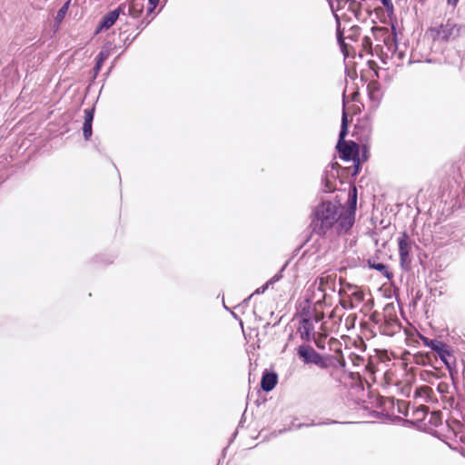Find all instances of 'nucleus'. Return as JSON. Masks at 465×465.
I'll return each mask as SVG.
<instances>
[{
  "mask_svg": "<svg viewBox=\"0 0 465 465\" xmlns=\"http://www.w3.org/2000/svg\"><path fill=\"white\" fill-rule=\"evenodd\" d=\"M350 206L345 208L323 202L316 207L313 223L319 234H326L332 231L337 234L346 233L353 225L357 203V190L355 187L349 193Z\"/></svg>",
  "mask_w": 465,
  "mask_h": 465,
  "instance_id": "1",
  "label": "nucleus"
},
{
  "mask_svg": "<svg viewBox=\"0 0 465 465\" xmlns=\"http://www.w3.org/2000/svg\"><path fill=\"white\" fill-rule=\"evenodd\" d=\"M335 352L336 356L324 357L311 346L302 345L298 348V355L305 363H313L322 369H336L339 366L344 372L346 371V361L341 355V349H336Z\"/></svg>",
  "mask_w": 465,
  "mask_h": 465,
  "instance_id": "2",
  "label": "nucleus"
},
{
  "mask_svg": "<svg viewBox=\"0 0 465 465\" xmlns=\"http://www.w3.org/2000/svg\"><path fill=\"white\" fill-rule=\"evenodd\" d=\"M371 33L376 41L382 42V45L378 44L381 55L386 59L398 58L401 59L402 54L398 52L396 33L394 28L372 27Z\"/></svg>",
  "mask_w": 465,
  "mask_h": 465,
  "instance_id": "3",
  "label": "nucleus"
},
{
  "mask_svg": "<svg viewBox=\"0 0 465 465\" xmlns=\"http://www.w3.org/2000/svg\"><path fill=\"white\" fill-rule=\"evenodd\" d=\"M348 124L347 113L343 110L337 149L341 153V159L353 161L355 166L354 174H356L359 171V145L355 142L344 140L348 134Z\"/></svg>",
  "mask_w": 465,
  "mask_h": 465,
  "instance_id": "4",
  "label": "nucleus"
},
{
  "mask_svg": "<svg viewBox=\"0 0 465 465\" xmlns=\"http://www.w3.org/2000/svg\"><path fill=\"white\" fill-rule=\"evenodd\" d=\"M300 324L298 332L301 338L305 341H310L316 335L315 325L319 324V329L325 331V322H321L323 319V313L313 310L312 312H303L300 315Z\"/></svg>",
  "mask_w": 465,
  "mask_h": 465,
  "instance_id": "5",
  "label": "nucleus"
},
{
  "mask_svg": "<svg viewBox=\"0 0 465 465\" xmlns=\"http://www.w3.org/2000/svg\"><path fill=\"white\" fill-rule=\"evenodd\" d=\"M361 27L358 25H351L348 28L344 25L341 27L339 25L337 29L338 41L342 48V51L349 54V49L356 48L353 44H358L361 38Z\"/></svg>",
  "mask_w": 465,
  "mask_h": 465,
  "instance_id": "6",
  "label": "nucleus"
},
{
  "mask_svg": "<svg viewBox=\"0 0 465 465\" xmlns=\"http://www.w3.org/2000/svg\"><path fill=\"white\" fill-rule=\"evenodd\" d=\"M429 33L433 40L449 41L459 36L460 27L449 19L445 24L430 28Z\"/></svg>",
  "mask_w": 465,
  "mask_h": 465,
  "instance_id": "7",
  "label": "nucleus"
},
{
  "mask_svg": "<svg viewBox=\"0 0 465 465\" xmlns=\"http://www.w3.org/2000/svg\"><path fill=\"white\" fill-rule=\"evenodd\" d=\"M385 315L383 322L380 324L379 330L381 334L387 336H393L400 332L401 325L395 313H391L393 307L385 308Z\"/></svg>",
  "mask_w": 465,
  "mask_h": 465,
  "instance_id": "8",
  "label": "nucleus"
},
{
  "mask_svg": "<svg viewBox=\"0 0 465 465\" xmlns=\"http://www.w3.org/2000/svg\"><path fill=\"white\" fill-rule=\"evenodd\" d=\"M337 274L335 272H324L314 281L317 290L322 292V299L325 301L327 292H334Z\"/></svg>",
  "mask_w": 465,
  "mask_h": 465,
  "instance_id": "9",
  "label": "nucleus"
},
{
  "mask_svg": "<svg viewBox=\"0 0 465 465\" xmlns=\"http://www.w3.org/2000/svg\"><path fill=\"white\" fill-rule=\"evenodd\" d=\"M398 247L401 264L408 267L411 262L412 242L406 232L398 238Z\"/></svg>",
  "mask_w": 465,
  "mask_h": 465,
  "instance_id": "10",
  "label": "nucleus"
},
{
  "mask_svg": "<svg viewBox=\"0 0 465 465\" xmlns=\"http://www.w3.org/2000/svg\"><path fill=\"white\" fill-rule=\"evenodd\" d=\"M125 9V5L121 4L116 9L110 11L107 13L100 21L94 34L98 35L103 30H107L112 27L116 20L119 18L120 14H124Z\"/></svg>",
  "mask_w": 465,
  "mask_h": 465,
  "instance_id": "11",
  "label": "nucleus"
},
{
  "mask_svg": "<svg viewBox=\"0 0 465 465\" xmlns=\"http://www.w3.org/2000/svg\"><path fill=\"white\" fill-rule=\"evenodd\" d=\"M349 359L354 367H362L364 374L372 376L376 372V368L370 359L366 360L362 355L356 352H351Z\"/></svg>",
  "mask_w": 465,
  "mask_h": 465,
  "instance_id": "12",
  "label": "nucleus"
},
{
  "mask_svg": "<svg viewBox=\"0 0 465 465\" xmlns=\"http://www.w3.org/2000/svg\"><path fill=\"white\" fill-rule=\"evenodd\" d=\"M438 356L449 370L450 378L454 380V377L457 375L456 360L450 346L447 345L446 348L440 351Z\"/></svg>",
  "mask_w": 465,
  "mask_h": 465,
  "instance_id": "13",
  "label": "nucleus"
},
{
  "mask_svg": "<svg viewBox=\"0 0 465 465\" xmlns=\"http://www.w3.org/2000/svg\"><path fill=\"white\" fill-rule=\"evenodd\" d=\"M338 9H347L357 19L361 16V0H336Z\"/></svg>",
  "mask_w": 465,
  "mask_h": 465,
  "instance_id": "14",
  "label": "nucleus"
},
{
  "mask_svg": "<svg viewBox=\"0 0 465 465\" xmlns=\"http://www.w3.org/2000/svg\"><path fill=\"white\" fill-rule=\"evenodd\" d=\"M94 108H87L84 111L83 135L85 140H89L92 136V123L94 120Z\"/></svg>",
  "mask_w": 465,
  "mask_h": 465,
  "instance_id": "15",
  "label": "nucleus"
},
{
  "mask_svg": "<svg viewBox=\"0 0 465 465\" xmlns=\"http://www.w3.org/2000/svg\"><path fill=\"white\" fill-rule=\"evenodd\" d=\"M349 292H350L348 293L349 306L351 308L359 306L364 300L365 294H364L363 291L361 290L357 286H349Z\"/></svg>",
  "mask_w": 465,
  "mask_h": 465,
  "instance_id": "16",
  "label": "nucleus"
},
{
  "mask_svg": "<svg viewBox=\"0 0 465 465\" xmlns=\"http://www.w3.org/2000/svg\"><path fill=\"white\" fill-rule=\"evenodd\" d=\"M278 382V376L275 372L263 373L261 380V388L264 391H271Z\"/></svg>",
  "mask_w": 465,
  "mask_h": 465,
  "instance_id": "17",
  "label": "nucleus"
},
{
  "mask_svg": "<svg viewBox=\"0 0 465 465\" xmlns=\"http://www.w3.org/2000/svg\"><path fill=\"white\" fill-rule=\"evenodd\" d=\"M356 47L359 48V54L361 56L363 55V53L366 54L372 55V41L369 35H364L361 38V43L359 41L358 44H356Z\"/></svg>",
  "mask_w": 465,
  "mask_h": 465,
  "instance_id": "18",
  "label": "nucleus"
},
{
  "mask_svg": "<svg viewBox=\"0 0 465 465\" xmlns=\"http://www.w3.org/2000/svg\"><path fill=\"white\" fill-rule=\"evenodd\" d=\"M144 0H131L129 3V15L132 17H139L143 11Z\"/></svg>",
  "mask_w": 465,
  "mask_h": 465,
  "instance_id": "19",
  "label": "nucleus"
},
{
  "mask_svg": "<svg viewBox=\"0 0 465 465\" xmlns=\"http://www.w3.org/2000/svg\"><path fill=\"white\" fill-rule=\"evenodd\" d=\"M412 361L415 364L420 366H426L432 363V355L429 352L419 351L413 354Z\"/></svg>",
  "mask_w": 465,
  "mask_h": 465,
  "instance_id": "20",
  "label": "nucleus"
},
{
  "mask_svg": "<svg viewBox=\"0 0 465 465\" xmlns=\"http://www.w3.org/2000/svg\"><path fill=\"white\" fill-rule=\"evenodd\" d=\"M342 316H343V313H342V308H339V307H335L331 314H330V319L333 320V323H332V326H331V331H338L339 330V326L341 322V320H342Z\"/></svg>",
  "mask_w": 465,
  "mask_h": 465,
  "instance_id": "21",
  "label": "nucleus"
},
{
  "mask_svg": "<svg viewBox=\"0 0 465 465\" xmlns=\"http://www.w3.org/2000/svg\"><path fill=\"white\" fill-rule=\"evenodd\" d=\"M110 55V50L108 48H103L97 57H96V64L94 66L95 72H99L103 66L104 62L109 57Z\"/></svg>",
  "mask_w": 465,
  "mask_h": 465,
  "instance_id": "22",
  "label": "nucleus"
},
{
  "mask_svg": "<svg viewBox=\"0 0 465 465\" xmlns=\"http://www.w3.org/2000/svg\"><path fill=\"white\" fill-rule=\"evenodd\" d=\"M71 0H68L64 3V5L58 10L55 16V23L59 25L63 20L64 19L66 14L68 13Z\"/></svg>",
  "mask_w": 465,
  "mask_h": 465,
  "instance_id": "23",
  "label": "nucleus"
},
{
  "mask_svg": "<svg viewBox=\"0 0 465 465\" xmlns=\"http://www.w3.org/2000/svg\"><path fill=\"white\" fill-rule=\"evenodd\" d=\"M419 338L420 339V341L423 342V344L425 346L430 348L432 351L440 341V340H437V339H429L428 337H426L420 333H419Z\"/></svg>",
  "mask_w": 465,
  "mask_h": 465,
  "instance_id": "24",
  "label": "nucleus"
},
{
  "mask_svg": "<svg viewBox=\"0 0 465 465\" xmlns=\"http://www.w3.org/2000/svg\"><path fill=\"white\" fill-rule=\"evenodd\" d=\"M428 411L429 408L426 405H420L415 409L414 415L417 420H422L425 418Z\"/></svg>",
  "mask_w": 465,
  "mask_h": 465,
  "instance_id": "25",
  "label": "nucleus"
},
{
  "mask_svg": "<svg viewBox=\"0 0 465 465\" xmlns=\"http://www.w3.org/2000/svg\"><path fill=\"white\" fill-rule=\"evenodd\" d=\"M431 392V388L429 386H421L420 388H417L415 391V396H429Z\"/></svg>",
  "mask_w": 465,
  "mask_h": 465,
  "instance_id": "26",
  "label": "nucleus"
},
{
  "mask_svg": "<svg viewBox=\"0 0 465 465\" xmlns=\"http://www.w3.org/2000/svg\"><path fill=\"white\" fill-rule=\"evenodd\" d=\"M356 318H357L356 314H354V313H351L346 317L345 327L347 330H350L354 327Z\"/></svg>",
  "mask_w": 465,
  "mask_h": 465,
  "instance_id": "27",
  "label": "nucleus"
},
{
  "mask_svg": "<svg viewBox=\"0 0 465 465\" xmlns=\"http://www.w3.org/2000/svg\"><path fill=\"white\" fill-rule=\"evenodd\" d=\"M316 334H318V337H316V335H314V338H312L315 341V344L318 348L320 349H322L324 346L322 345V341L327 337V333H325V331L322 333V332H317Z\"/></svg>",
  "mask_w": 465,
  "mask_h": 465,
  "instance_id": "28",
  "label": "nucleus"
},
{
  "mask_svg": "<svg viewBox=\"0 0 465 465\" xmlns=\"http://www.w3.org/2000/svg\"><path fill=\"white\" fill-rule=\"evenodd\" d=\"M371 267L378 270L379 272H382L383 274H385L387 277L390 276V273L388 272V266L383 264V263H373L371 265Z\"/></svg>",
  "mask_w": 465,
  "mask_h": 465,
  "instance_id": "29",
  "label": "nucleus"
},
{
  "mask_svg": "<svg viewBox=\"0 0 465 465\" xmlns=\"http://www.w3.org/2000/svg\"><path fill=\"white\" fill-rule=\"evenodd\" d=\"M437 390L441 394H446L449 392V384L445 381H441L438 384Z\"/></svg>",
  "mask_w": 465,
  "mask_h": 465,
  "instance_id": "30",
  "label": "nucleus"
},
{
  "mask_svg": "<svg viewBox=\"0 0 465 465\" xmlns=\"http://www.w3.org/2000/svg\"><path fill=\"white\" fill-rule=\"evenodd\" d=\"M447 345V343L440 341L439 344L434 348L433 351H435L439 355L440 352L442 351Z\"/></svg>",
  "mask_w": 465,
  "mask_h": 465,
  "instance_id": "31",
  "label": "nucleus"
},
{
  "mask_svg": "<svg viewBox=\"0 0 465 465\" xmlns=\"http://www.w3.org/2000/svg\"><path fill=\"white\" fill-rule=\"evenodd\" d=\"M356 347L361 349L362 351L365 350V343L361 338H359L357 341H354Z\"/></svg>",
  "mask_w": 465,
  "mask_h": 465,
  "instance_id": "32",
  "label": "nucleus"
},
{
  "mask_svg": "<svg viewBox=\"0 0 465 465\" xmlns=\"http://www.w3.org/2000/svg\"><path fill=\"white\" fill-rule=\"evenodd\" d=\"M148 1H149V5H150L149 10L153 11L156 8L160 0H148Z\"/></svg>",
  "mask_w": 465,
  "mask_h": 465,
  "instance_id": "33",
  "label": "nucleus"
},
{
  "mask_svg": "<svg viewBox=\"0 0 465 465\" xmlns=\"http://www.w3.org/2000/svg\"><path fill=\"white\" fill-rule=\"evenodd\" d=\"M377 317H378V314L376 312H374L371 315V320H372L374 322L378 323L379 321H378Z\"/></svg>",
  "mask_w": 465,
  "mask_h": 465,
  "instance_id": "34",
  "label": "nucleus"
},
{
  "mask_svg": "<svg viewBox=\"0 0 465 465\" xmlns=\"http://www.w3.org/2000/svg\"><path fill=\"white\" fill-rule=\"evenodd\" d=\"M329 342H330V345H331H331H338V344H340V343H339V341H338V340H336V339H334V338H331V339L330 340V341H329Z\"/></svg>",
  "mask_w": 465,
  "mask_h": 465,
  "instance_id": "35",
  "label": "nucleus"
},
{
  "mask_svg": "<svg viewBox=\"0 0 465 465\" xmlns=\"http://www.w3.org/2000/svg\"><path fill=\"white\" fill-rule=\"evenodd\" d=\"M351 376L354 379V378H357V379H360L361 378V373L359 371H355V372H351Z\"/></svg>",
  "mask_w": 465,
  "mask_h": 465,
  "instance_id": "36",
  "label": "nucleus"
},
{
  "mask_svg": "<svg viewBox=\"0 0 465 465\" xmlns=\"http://www.w3.org/2000/svg\"><path fill=\"white\" fill-rule=\"evenodd\" d=\"M459 0H448V4L451 5L452 6H456Z\"/></svg>",
  "mask_w": 465,
  "mask_h": 465,
  "instance_id": "37",
  "label": "nucleus"
},
{
  "mask_svg": "<svg viewBox=\"0 0 465 465\" xmlns=\"http://www.w3.org/2000/svg\"><path fill=\"white\" fill-rule=\"evenodd\" d=\"M384 6L388 7L391 5V0H381Z\"/></svg>",
  "mask_w": 465,
  "mask_h": 465,
  "instance_id": "38",
  "label": "nucleus"
},
{
  "mask_svg": "<svg viewBox=\"0 0 465 465\" xmlns=\"http://www.w3.org/2000/svg\"><path fill=\"white\" fill-rule=\"evenodd\" d=\"M432 416H433V417H436V418H439V413H438V412H433V413H432Z\"/></svg>",
  "mask_w": 465,
  "mask_h": 465,
  "instance_id": "39",
  "label": "nucleus"
},
{
  "mask_svg": "<svg viewBox=\"0 0 465 465\" xmlns=\"http://www.w3.org/2000/svg\"><path fill=\"white\" fill-rule=\"evenodd\" d=\"M342 308H346V302H341Z\"/></svg>",
  "mask_w": 465,
  "mask_h": 465,
  "instance_id": "40",
  "label": "nucleus"
}]
</instances>
